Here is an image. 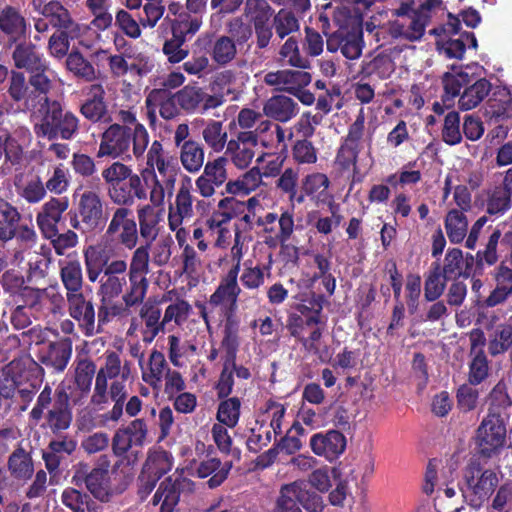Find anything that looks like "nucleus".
<instances>
[{"label":"nucleus","mask_w":512,"mask_h":512,"mask_svg":"<svg viewBox=\"0 0 512 512\" xmlns=\"http://www.w3.org/2000/svg\"><path fill=\"white\" fill-rule=\"evenodd\" d=\"M451 467L445 468L438 460H431L426 468L423 492L434 496V506L437 512H462L463 505H458L463 498L471 506L479 507L494 491L499 482L496 472L469 466L459 485L460 496L453 485Z\"/></svg>","instance_id":"f257e3e1"},{"label":"nucleus","mask_w":512,"mask_h":512,"mask_svg":"<svg viewBox=\"0 0 512 512\" xmlns=\"http://www.w3.org/2000/svg\"><path fill=\"white\" fill-rule=\"evenodd\" d=\"M143 156L142 174L149 190V200L154 206H162L166 196L173 195L178 175L181 173L178 158L166 150L162 142L154 140Z\"/></svg>","instance_id":"f03ea898"},{"label":"nucleus","mask_w":512,"mask_h":512,"mask_svg":"<svg viewBox=\"0 0 512 512\" xmlns=\"http://www.w3.org/2000/svg\"><path fill=\"white\" fill-rule=\"evenodd\" d=\"M149 140L147 129L140 123H136L133 130L112 124L102 134L97 156L130 159L129 149L132 145L133 155L139 160L143 158Z\"/></svg>","instance_id":"7ed1b4c3"},{"label":"nucleus","mask_w":512,"mask_h":512,"mask_svg":"<svg viewBox=\"0 0 512 512\" xmlns=\"http://www.w3.org/2000/svg\"><path fill=\"white\" fill-rule=\"evenodd\" d=\"M298 310L303 317H298L291 324L292 336L298 338L305 350L318 356L321 362H328L331 359V352L326 345L321 343V329L318 326L322 304L314 296L308 301H302Z\"/></svg>","instance_id":"20e7f679"},{"label":"nucleus","mask_w":512,"mask_h":512,"mask_svg":"<svg viewBox=\"0 0 512 512\" xmlns=\"http://www.w3.org/2000/svg\"><path fill=\"white\" fill-rule=\"evenodd\" d=\"M35 132L38 136L55 138L58 133L70 139L78 130V118L71 112H63L57 101H47L33 112Z\"/></svg>","instance_id":"39448f33"},{"label":"nucleus","mask_w":512,"mask_h":512,"mask_svg":"<svg viewBox=\"0 0 512 512\" xmlns=\"http://www.w3.org/2000/svg\"><path fill=\"white\" fill-rule=\"evenodd\" d=\"M506 434L505 416L499 412H488L476 434L480 453L489 458L499 455L507 446Z\"/></svg>","instance_id":"423d86ee"},{"label":"nucleus","mask_w":512,"mask_h":512,"mask_svg":"<svg viewBox=\"0 0 512 512\" xmlns=\"http://www.w3.org/2000/svg\"><path fill=\"white\" fill-rule=\"evenodd\" d=\"M112 244L118 253L120 246L129 250L136 247L138 242L137 224L133 212L126 207H118L113 212L102 240Z\"/></svg>","instance_id":"0eeeda50"},{"label":"nucleus","mask_w":512,"mask_h":512,"mask_svg":"<svg viewBox=\"0 0 512 512\" xmlns=\"http://www.w3.org/2000/svg\"><path fill=\"white\" fill-rule=\"evenodd\" d=\"M149 250L150 244L147 243L136 248L132 254L128 271L130 286L123 295V300L127 306H133L142 302L146 295L148 288L146 275L149 272Z\"/></svg>","instance_id":"6e6552de"},{"label":"nucleus","mask_w":512,"mask_h":512,"mask_svg":"<svg viewBox=\"0 0 512 512\" xmlns=\"http://www.w3.org/2000/svg\"><path fill=\"white\" fill-rule=\"evenodd\" d=\"M270 122L261 121L254 131L239 132L236 138L227 142L226 158L238 169H246L255 157L256 148L259 143V134L267 131Z\"/></svg>","instance_id":"1a4fd4ad"},{"label":"nucleus","mask_w":512,"mask_h":512,"mask_svg":"<svg viewBox=\"0 0 512 512\" xmlns=\"http://www.w3.org/2000/svg\"><path fill=\"white\" fill-rule=\"evenodd\" d=\"M460 27V19L449 14L444 32L450 37L440 38L437 42L439 52L448 58L461 59L467 47H477L475 35L470 32L459 33Z\"/></svg>","instance_id":"9d476101"},{"label":"nucleus","mask_w":512,"mask_h":512,"mask_svg":"<svg viewBox=\"0 0 512 512\" xmlns=\"http://www.w3.org/2000/svg\"><path fill=\"white\" fill-rule=\"evenodd\" d=\"M78 217L72 219L71 225L82 231H93L103 223V204L98 193L84 191L78 201Z\"/></svg>","instance_id":"9b49d317"},{"label":"nucleus","mask_w":512,"mask_h":512,"mask_svg":"<svg viewBox=\"0 0 512 512\" xmlns=\"http://www.w3.org/2000/svg\"><path fill=\"white\" fill-rule=\"evenodd\" d=\"M124 365L122 366L120 356L115 352H109L105 356L103 365L96 374L94 391L91 402L94 405L108 403V381L122 377Z\"/></svg>","instance_id":"f8f14e48"},{"label":"nucleus","mask_w":512,"mask_h":512,"mask_svg":"<svg viewBox=\"0 0 512 512\" xmlns=\"http://www.w3.org/2000/svg\"><path fill=\"white\" fill-rule=\"evenodd\" d=\"M69 207L67 197L51 198L45 202L36 216V223L45 238H54L58 233V223Z\"/></svg>","instance_id":"ddd939ff"},{"label":"nucleus","mask_w":512,"mask_h":512,"mask_svg":"<svg viewBox=\"0 0 512 512\" xmlns=\"http://www.w3.org/2000/svg\"><path fill=\"white\" fill-rule=\"evenodd\" d=\"M112 244H105L103 241L87 246L84 251V263L89 281L96 282L110 259L117 255Z\"/></svg>","instance_id":"4468645a"},{"label":"nucleus","mask_w":512,"mask_h":512,"mask_svg":"<svg viewBox=\"0 0 512 512\" xmlns=\"http://www.w3.org/2000/svg\"><path fill=\"white\" fill-rule=\"evenodd\" d=\"M191 178L186 177L176 194L175 201L168 209L169 228H177L183 225L185 220L193 216V201L191 195Z\"/></svg>","instance_id":"2eb2a0df"},{"label":"nucleus","mask_w":512,"mask_h":512,"mask_svg":"<svg viewBox=\"0 0 512 512\" xmlns=\"http://www.w3.org/2000/svg\"><path fill=\"white\" fill-rule=\"evenodd\" d=\"M237 278V268H231L221 279L215 292L210 296L209 306L213 308L221 307L226 312L231 310L236 305L241 291Z\"/></svg>","instance_id":"dca6fc26"},{"label":"nucleus","mask_w":512,"mask_h":512,"mask_svg":"<svg viewBox=\"0 0 512 512\" xmlns=\"http://www.w3.org/2000/svg\"><path fill=\"white\" fill-rule=\"evenodd\" d=\"M311 75L301 70H278L264 76L265 84L278 90L296 93L311 82Z\"/></svg>","instance_id":"f3484780"},{"label":"nucleus","mask_w":512,"mask_h":512,"mask_svg":"<svg viewBox=\"0 0 512 512\" xmlns=\"http://www.w3.org/2000/svg\"><path fill=\"white\" fill-rule=\"evenodd\" d=\"M43 17L49 20L54 27L66 30L71 39L79 38L82 32L87 28L74 23L71 19L69 11L59 2L50 1L46 3L40 10Z\"/></svg>","instance_id":"a211bd4d"},{"label":"nucleus","mask_w":512,"mask_h":512,"mask_svg":"<svg viewBox=\"0 0 512 512\" xmlns=\"http://www.w3.org/2000/svg\"><path fill=\"white\" fill-rule=\"evenodd\" d=\"M310 447L316 455L333 460L344 452L346 438L342 433L335 430L317 433L311 437Z\"/></svg>","instance_id":"6ab92c4d"},{"label":"nucleus","mask_w":512,"mask_h":512,"mask_svg":"<svg viewBox=\"0 0 512 512\" xmlns=\"http://www.w3.org/2000/svg\"><path fill=\"white\" fill-rule=\"evenodd\" d=\"M69 311L72 318L78 321L86 335H92L95 331V312L91 302L86 301L79 293H67Z\"/></svg>","instance_id":"aec40b11"},{"label":"nucleus","mask_w":512,"mask_h":512,"mask_svg":"<svg viewBox=\"0 0 512 512\" xmlns=\"http://www.w3.org/2000/svg\"><path fill=\"white\" fill-rule=\"evenodd\" d=\"M72 344L68 339L43 345L39 350L40 361L57 371H63L71 357Z\"/></svg>","instance_id":"412c9836"},{"label":"nucleus","mask_w":512,"mask_h":512,"mask_svg":"<svg viewBox=\"0 0 512 512\" xmlns=\"http://www.w3.org/2000/svg\"><path fill=\"white\" fill-rule=\"evenodd\" d=\"M329 185L330 181L325 174L315 172L306 175L302 179L301 189L318 206L333 203V197L328 191Z\"/></svg>","instance_id":"4be33fe9"},{"label":"nucleus","mask_w":512,"mask_h":512,"mask_svg":"<svg viewBox=\"0 0 512 512\" xmlns=\"http://www.w3.org/2000/svg\"><path fill=\"white\" fill-rule=\"evenodd\" d=\"M278 230L275 235H267L265 236V243L270 248L281 247L283 252H288V254L292 253L293 257H297V249L294 246L289 245L287 242L290 239L291 235L294 231V217L293 214L289 211H285L281 214L278 219Z\"/></svg>","instance_id":"5701e85b"},{"label":"nucleus","mask_w":512,"mask_h":512,"mask_svg":"<svg viewBox=\"0 0 512 512\" xmlns=\"http://www.w3.org/2000/svg\"><path fill=\"white\" fill-rule=\"evenodd\" d=\"M104 88L101 84H92L88 88V99L81 106L82 115L92 121L106 120L107 105L104 101Z\"/></svg>","instance_id":"b1692460"},{"label":"nucleus","mask_w":512,"mask_h":512,"mask_svg":"<svg viewBox=\"0 0 512 512\" xmlns=\"http://www.w3.org/2000/svg\"><path fill=\"white\" fill-rule=\"evenodd\" d=\"M71 398L66 391L65 384H62L57 389V399L54 407L48 413V423L56 430H63L68 428L71 422V414L67 409Z\"/></svg>","instance_id":"393cba45"},{"label":"nucleus","mask_w":512,"mask_h":512,"mask_svg":"<svg viewBox=\"0 0 512 512\" xmlns=\"http://www.w3.org/2000/svg\"><path fill=\"white\" fill-rule=\"evenodd\" d=\"M230 469L231 464L229 462L222 463L217 458H209L197 466L195 474L199 478L210 477L208 480L209 487L216 488L227 478Z\"/></svg>","instance_id":"a878e982"},{"label":"nucleus","mask_w":512,"mask_h":512,"mask_svg":"<svg viewBox=\"0 0 512 512\" xmlns=\"http://www.w3.org/2000/svg\"><path fill=\"white\" fill-rule=\"evenodd\" d=\"M291 488L296 494L299 505L307 512H322L325 503L323 497L308 488V484L304 480H297L290 483Z\"/></svg>","instance_id":"bb28decb"},{"label":"nucleus","mask_w":512,"mask_h":512,"mask_svg":"<svg viewBox=\"0 0 512 512\" xmlns=\"http://www.w3.org/2000/svg\"><path fill=\"white\" fill-rule=\"evenodd\" d=\"M0 30L5 33L10 40L17 41L25 35V19L16 9L6 7L0 12Z\"/></svg>","instance_id":"cd10ccee"},{"label":"nucleus","mask_w":512,"mask_h":512,"mask_svg":"<svg viewBox=\"0 0 512 512\" xmlns=\"http://www.w3.org/2000/svg\"><path fill=\"white\" fill-rule=\"evenodd\" d=\"M88 490L100 501H108L114 490L110 485V477L107 469L95 468L86 477Z\"/></svg>","instance_id":"c85d7f7f"},{"label":"nucleus","mask_w":512,"mask_h":512,"mask_svg":"<svg viewBox=\"0 0 512 512\" xmlns=\"http://www.w3.org/2000/svg\"><path fill=\"white\" fill-rule=\"evenodd\" d=\"M267 116L286 122L297 114V104L287 96H274L264 105Z\"/></svg>","instance_id":"c756f323"},{"label":"nucleus","mask_w":512,"mask_h":512,"mask_svg":"<svg viewBox=\"0 0 512 512\" xmlns=\"http://www.w3.org/2000/svg\"><path fill=\"white\" fill-rule=\"evenodd\" d=\"M262 183V174L258 167H253L235 180L226 183V191L233 195H248Z\"/></svg>","instance_id":"7c9ffc66"},{"label":"nucleus","mask_w":512,"mask_h":512,"mask_svg":"<svg viewBox=\"0 0 512 512\" xmlns=\"http://www.w3.org/2000/svg\"><path fill=\"white\" fill-rule=\"evenodd\" d=\"M472 67H451L450 71H447L443 76L444 90L446 97L451 98L459 95L462 87L468 85L472 80L473 76L470 73Z\"/></svg>","instance_id":"2f4dec72"},{"label":"nucleus","mask_w":512,"mask_h":512,"mask_svg":"<svg viewBox=\"0 0 512 512\" xmlns=\"http://www.w3.org/2000/svg\"><path fill=\"white\" fill-rule=\"evenodd\" d=\"M140 316L145 323L142 331L143 340L150 343L166 326L160 322L161 310L157 305L146 302L141 308Z\"/></svg>","instance_id":"473e14b6"},{"label":"nucleus","mask_w":512,"mask_h":512,"mask_svg":"<svg viewBox=\"0 0 512 512\" xmlns=\"http://www.w3.org/2000/svg\"><path fill=\"white\" fill-rule=\"evenodd\" d=\"M167 363L164 355L159 351H152L149 356V364L147 369L142 370V379L155 389L159 388L162 378L165 376Z\"/></svg>","instance_id":"72a5a7b5"},{"label":"nucleus","mask_w":512,"mask_h":512,"mask_svg":"<svg viewBox=\"0 0 512 512\" xmlns=\"http://www.w3.org/2000/svg\"><path fill=\"white\" fill-rule=\"evenodd\" d=\"M180 160L185 170L198 172L204 163V150L199 143L186 141L180 149Z\"/></svg>","instance_id":"f704fd0d"},{"label":"nucleus","mask_w":512,"mask_h":512,"mask_svg":"<svg viewBox=\"0 0 512 512\" xmlns=\"http://www.w3.org/2000/svg\"><path fill=\"white\" fill-rule=\"evenodd\" d=\"M445 229L452 243L462 242L468 229V221L465 214L457 209H451L445 218Z\"/></svg>","instance_id":"c9c22d12"},{"label":"nucleus","mask_w":512,"mask_h":512,"mask_svg":"<svg viewBox=\"0 0 512 512\" xmlns=\"http://www.w3.org/2000/svg\"><path fill=\"white\" fill-rule=\"evenodd\" d=\"M491 85L485 79L477 80L474 84L465 89L459 100V107L462 110H471L480 104L489 94Z\"/></svg>","instance_id":"e433bc0d"},{"label":"nucleus","mask_w":512,"mask_h":512,"mask_svg":"<svg viewBox=\"0 0 512 512\" xmlns=\"http://www.w3.org/2000/svg\"><path fill=\"white\" fill-rule=\"evenodd\" d=\"M20 214L9 203H0V239L7 241L15 236L19 226Z\"/></svg>","instance_id":"4c0bfd02"},{"label":"nucleus","mask_w":512,"mask_h":512,"mask_svg":"<svg viewBox=\"0 0 512 512\" xmlns=\"http://www.w3.org/2000/svg\"><path fill=\"white\" fill-rule=\"evenodd\" d=\"M512 345V326L509 324H499V326L489 335L488 351L491 356L504 354Z\"/></svg>","instance_id":"58836bf2"},{"label":"nucleus","mask_w":512,"mask_h":512,"mask_svg":"<svg viewBox=\"0 0 512 512\" xmlns=\"http://www.w3.org/2000/svg\"><path fill=\"white\" fill-rule=\"evenodd\" d=\"M95 374V365L90 361H82L76 368L75 384L80 393L77 396L69 395L71 402L80 403L82 398L87 396L91 388L92 378Z\"/></svg>","instance_id":"ea45409f"},{"label":"nucleus","mask_w":512,"mask_h":512,"mask_svg":"<svg viewBox=\"0 0 512 512\" xmlns=\"http://www.w3.org/2000/svg\"><path fill=\"white\" fill-rule=\"evenodd\" d=\"M15 65L29 71H40L44 68V61L30 45H19L13 53Z\"/></svg>","instance_id":"a19ab883"},{"label":"nucleus","mask_w":512,"mask_h":512,"mask_svg":"<svg viewBox=\"0 0 512 512\" xmlns=\"http://www.w3.org/2000/svg\"><path fill=\"white\" fill-rule=\"evenodd\" d=\"M61 265V280L67 293H79L82 287V268L77 260L63 261Z\"/></svg>","instance_id":"79ce46f5"},{"label":"nucleus","mask_w":512,"mask_h":512,"mask_svg":"<svg viewBox=\"0 0 512 512\" xmlns=\"http://www.w3.org/2000/svg\"><path fill=\"white\" fill-rule=\"evenodd\" d=\"M179 501V492L171 480L161 482L153 497V504H160V512H173Z\"/></svg>","instance_id":"37998d69"},{"label":"nucleus","mask_w":512,"mask_h":512,"mask_svg":"<svg viewBox=\"0 0 512 512\" xmlns=\"http://www.w3.org/2000/svg\"><path fill=\"white\" fill-rule=\"evenodd\" d=\"M237 55L235 41L227 35H222L215 40L211 48V58L219 65L230 63Z\"/></svg>","instance_id":"c03bdc74"},{"label":"nucleus","mask_w":512,"mask_h":512,"mask_svg":"<svg viewBox=\"0 0 512 512\" xmlns=\"http://www.w3.org/2000/svg\"><path fill=\"white\" fill-rule=\"evenodd\" d=\"M427 23L413 12V16L408 23L406 21H396L393 24V33L396 36L415 41L422 37Z\"/></svg>","instance_id":"a18cd8bd"},{"label":"nucleus","mask_w":512,"mask_h":512,"mask_svg":"<svg viewBox=\"0 0 512 512\" xmlns=\"http://www.w3.org/2000/svg\"><path fill=\"white\" fill-rule=\"evenodd\" d=\"M273 9L266 0H246L244 16L253 24L270 22Z\"/></svg>","instance_id":"49530a36"},{"label":"nucleus","mask_w":512,"mask_h":512,"mask_svg":"<svg viewBox=\"0 0 512 512\" xmlns=\"http://www.w3.org/2000/svg\"><path fill=\"white\" fill-rule=\"evenodd\" d=\"M172 468L171 455L165 451H156L151 453L144 465V474L149 477L160 478L163 474L170 471Z\"/></svg>","instance_id":"de8ad7c7"},{"label":"nucleus","mask_w":512,"mask_h":512,"mask_svg":"<svg viewBox=\"0 0 512 512\" xmlns=\"http://www.w3.org/2000/svg\"><path fill=\"white\" fill-rule=\"evenodd\" d=\"M66 66L75 76L83 78L86 81L97 79L96 70L93 65L78 52L68 55Z\"/></svg>","instance_id":"09e8293b"},{"label":"nucleus","mask_w":512,"mask_h":512,"mask_svg":"<svg viewBox=\"0 0 512 512\" xmlns=\"http://www.w3.org/2000/svg\"><path fill=\"white\" fill-rule=\"evenodd\" d=\"M279 54L281 59L292 67L307 69L310 66L309 60L300 54L298 42L293 37L286 40L282 45Z\"/></svg>","instance_id":"8fccbe9b"},{"label":"nucleus","mask_w":512,"mask_h":512,"mask_svg":"<svg viewBox=\"0 0 512 512\" xmlns=\"http://www.w3.org/2000/svg\"><path fill=\"white\" fill-rule=\"evenodd\" d=\"M222 347L227 351L230 361H233L239 347V321L232 315H228L225 326Z\"/></svg>","instance_id":"3c124183"},{"label":"nucleus","mask_w":512,"mask_h":512,"mask_svg":"<svg viewBox=\"0 0 512 512\" xmlns=\"http://www.w3.org/2000/svg\"><path fill=\"white\" fill-rule=\"evenodd\" d=\"M241 402L232 397L222 401L217 411V419L227 427L233 428L239 421Z\"/></svg>","instance_id":"603ef678"},{"label":"nucleus","mask_w":512,"mask_h":512,"mask_svg":"<svg viewBox=\"0 0 512 512\" xmlns=\"http://www.w3.org/2000/svg\"><path fill=\"white\" fill-rule=\"evenodd\" d=\"M234 202L235 200L233 198H224L219 201L218 207L220 210L213 212L206 222L211 234H214V231L227 227L232 219V215L227 211V209L232 208Z\"/></svg>","instance_id":"864d4df0"},{"label":"nucleus","mask_w":512,"mask_h":512,"mask_svg":"<svg viewBox=\"0 0 512 512\" xmlns=\"http://www.w3.org/2000/svg\"><path fill=\"white\" fill-rule=\"evenodd\" d=\"M206 144L215 152H220L227 147V133L223 131L222 123L218 121L209 122L202 132Z\"/></svg>","instance_id":"5fc2aeb1"},{"label":"nucleus","mask_w":512,"mask_h":512,"mask_svg":"<svg viewBox=\"0 0 512 512\" xmlns=\"http://www.w3.org/2000/svg\"><path fill=\"white\" fill-rule=\"evenodd\" d=\"M447 278L440 271L439 266L428 274L424 285V295L427 301H435L442 295Z\"/></svg>","instance_id":"6e6d98bb"},{"label":"nucleus","mask_w":512,"mask_h":512,"mask_svg":"<svg viewBox=\"0 0 512 512\" xmlns=\"http://www.w3.org/2000/svg\"><path fill=\"white\" fill-rule=\"evenodd\" d=\"M169 360L176 367H183V357H187L196 352V346L191 342L181 344L179 337L170 335L168 337Z\"/></svg>","instance_id":"4d7b16f0"},{"label":"nucleus","mask_w":512,"mask_h":512,"mask_svg":"<svg viewBox=\"0 0 512 512\" xmlns=\"http://www.w3.org/2000/svg\"><path fill=\"white\" fill-rule=\"evenodd\" d=\"M511 197L504 188H494L488 193L487 212L491 215L505 213L511 207Z\"/></svg>","instance_id":"13d9d810"},{"label":"nucleus","mask_w":512,"mask_h":512,"mask_svg":"<svg viewBox=\"0 0 512 512\" xmlns=\"http://www.w3.org/2000/svg\"><path fill=\"white\" fill-rule=\"evenodd\" d=\"M177 104L186 111L195 110L204 100V93L196 86H185L175 93Z\"/></svg>","instance_id":"bf43d9fd"},{"label":"nucleus","mask_w":512,"mask_h":512,"mask_svg":"<svg viewBox=\"0 0 512 512\" xmlns=\"http://www.w3.org/2000/svg\"><path fill=\"white\" fill-rule=\"evenodd\" d=\"M9 469L16 478H29L33 473V465L29 455L24 450L15 451L10 456Z\"/></svg>","instance_id":"052dcab7"},{"label":"nucleus","mask_w":512,"mask_h":512,"mask_svg":"<svg viewBox=\"0 0 512 512\" xmlns=\"http://www.w3.org/2000/svg\"><path fill=\"white\" fill-rule=\"evenodd\" d=\"M226 30L229 37L238 45L245 44L253 34L251 24L246 23L241 16L229 19L226 23Z\"/></svg>","instance_id":"680f3d73"},{"label":"nucleus","mask_w":512,"mask_h":512,"mask_svg":"<svg viewBox=\"0 0 512 512\" xmlns=\"http://www.w3.org/2000/svg\"><path fill=\"white\" fill-rule=\"evenodd\" d=\"M512 405V399L508 394L507 385L503 381H499L489 394V410L488 412L506 411Z\"/></svg>","instance_id":"e2e57ef3"},{"label":"nucleus","mask_w":512,"mask_h":512,"mask_svg":"<svg viewBox=\"0 0 512 512\" xmlns=\"http://www.w3.org/2000/svg\"><path fill=\"white\" fill-rule=\"evenodd\" d=\"M227 158L218 157L212 161H208L203 170V175L207 177L214 185L220 187L227 180Z\"/></svg>","instance_id":"0e129e2a"},{"label":"nucleus","mask_w":512,"mask_h":512,"mask_svg":"<svg viewBox=\"0 0 512 512\" xmlns=\"http://www.w3.org/2000/svg\"><path fill=\"white\" fill-rule=\"evenodd\" d=\"M290 483L281 487L272 512H303Z\"/></svg>","instance_id":"69168bd1"},{"label":"nucleus","mask_w":512,"mask_h":512,"mask_svg":"<svg viewBox=\"0 0 512 512\" xmlns=\"http://www.w3.org/2000/svg\"><path fill=\"white\" fill-rule=\"evenodd\" d=\"M242 285L250 290L261 287L265 282V272L260 266H253L251 260L244 263V270L240 277Z\"/></svg>","instance_id":"338daca9"},{"label":"nucleus","mask_w":512,"mask_h":512,"mask_svg":"<svg viewBox=\"0 0 512 512\" xmlns=\"http://www.w3.org/2000/svg\"><path fill=\"white\" fill-rule=\"evenodd\" d=\"M191 311V305L185 300H177L170 304L164 313L162 324L168 325L174 322L176 325L183 324Z\"/></svg>","instance_id":"774afa93"}]
</instances>
